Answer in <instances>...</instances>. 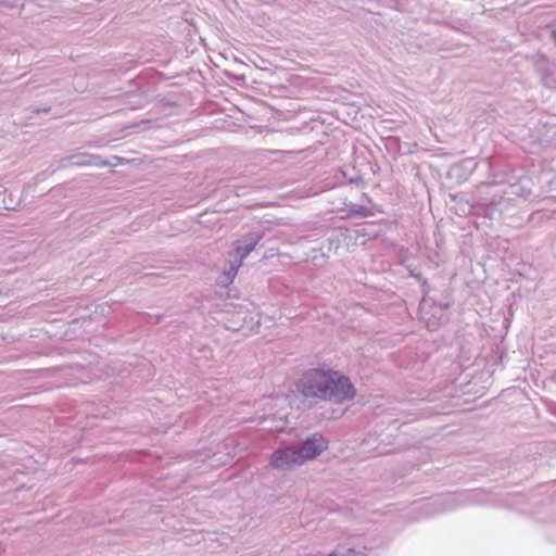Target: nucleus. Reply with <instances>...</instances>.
<instances>
[{
	"instance_id": "obj_5",
	"label": "nucleus",
	"mask_w": 556,
	"mask_h": 556,
	"mask_svg": "<svg viewBox=\"0 0 556 556\" xmlns=\"http://www.w3.org/2000/svg\"><path fill=\"white\" fill-rule=\"evenodd\" d=\"M48 111H49V109H42V110L38 109V110H36L37 113H39V112H48Z\"/></svg>"
},
{
	"instance_id": "obj_1",
	"label": "nucleus",
	"mask_w": 556,
	"mask_h": 556,
	"mask_svg": "<svg viewBox=\"0 0 556 556\" xmlns=\"http://www.w3.org/2000/svg\"><path fill=\"white\" fill-rule=\"evenodd\" d=\"M299 391L306 397L330 400L337 403L352 399L355 389L346 377L338 371L311 369L299 381Z\"/></svg>"
},
{
	"instance_id": "obj_3",
	"label": "nucleus",
	"mask_w": 556,
	"mask_h": 556,
	"mask_svg": "<svg viewBox=\"0 0 556 556\" xmlns=\"http://www.w3.org/2000/svg\"><path fill=\"white\" fill-rule=\"evenodd\" d=\"M258 242V238L251 237L247 240L244 244H241L240 241L235 243V255L241 262L256 247Z\"/></svg>"
},
{
	"instance_id": "obj_6",
	"label": "nucleus",
	"mask_w": 556,
	"mask_h": 556,
	"mask_svg": "<svg viewBox=\"0 0 556 556\" xmlns=\"http://www.w3.org/2000/svg\"><path fill=\"white\" fill-rule=\"evenodd\" d=\"M552 35H553V38H554V39H555V41H556V28L553 30V34H552Z\"/></svg>"
},
{
	"instance_id": "obj_4",
	"label": "nucleus",
	"mask_w": 556,
	"mask_h": 556,
	"mask_svg": "<svg viewBox=\"0 0 556 556\" xmlns=\"http://www.w3.org/2000/svg\"><path fill=\"white\" fill-rule=\"evenodd\" d=\"M239 266H240V264H239L237 267H233V268L231 269V271H230V273H228V274L226 275V278H225V280H223V282H226V283H230V282H232V280H233V278H235V276L237 275V271H238V267H239Z\"/></svg>"
},
{
	"instance_id": "obj_2",
	"label": "nucleus",
	"mask_w": 556,
	"mask_h": 556,
	"mask_svg": "<svg viewBox=\"0 0 556 556\" xmlns=\"http://www.w3.org/2000/svg\"><path fill=\"white\" fill-rule=\"evenodd\" d=\"M327 447V440L321 435L314 434L299 447L276 450L270 456L269 464L276 469H290L293 466L303 465L305 462L315 458Z\"/></svg>"
}]
</instances>
